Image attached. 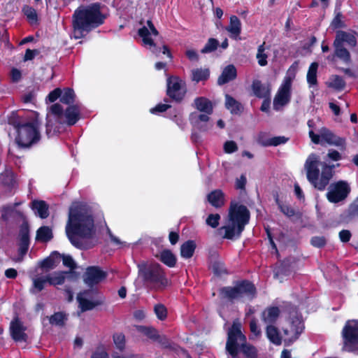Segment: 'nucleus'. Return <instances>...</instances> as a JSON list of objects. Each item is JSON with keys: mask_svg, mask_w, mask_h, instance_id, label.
Returning a JSON list of instances; mask_svg holds the SVG:
<instances>
[{"mask_svg": "<svg viewBox=\"0 0 358 358\" xmlns=\"http://www.w3.org/2000/svg\"><path fill=\"white\" fill-rule=\"evenodd\" d=\"M31 208L41 218L44 219L48 217V206L43 201H34L31 202Z\"/></svg>", "mask_w": 358, "mask_h": 358, "instance_id": "nucleus-33", "label": "nucleus"}, {"mask_svg": "<svg viewBox=\"0 0 358 358\" xmlns=\"http://www.w3.org/2000/svg\"><path fill=\"white\" fill-rule=\"evenodd\" d=\"M226 30L230 33L231 37L236 38L241 32V22L238 17L236 15L230 17V22Z\"/></svg>", "mask_w": 358, "mask_h": 358, "instance_id": "nucleus-29", "label": "nucleus"}, {"mask_svg": "<svg viewBox=\"0 0 358 358\" xmlns=\"http://www.w3.org/2000/svg\"><path fill=\"white\" fill-rule=\"evenodd\" d=\"M264 134H259L257 137L258 143L263 146H277L284 144L288 141V138L285 136H275L271 138L270 140H263Z\"/></svg>", "mask_w": 358, "mask_h": 358, "instance_id": "nucleus-30", "label": "nucleus"}, {"mask_svg": "<svg viewBox=\"0 0 358 358\" xmlns=\"http://www.w3.org/2000/svg\"><path fill=\"white\" fill-rule=\"evenodd\" d=\"M304 329V324L302 320L298 317L292 318L289 328L283 329L285 336V341L293 343L297 340Z\"/></svg>", "mask_w": 358, "mask_h": 358, "instance_id": "nucleus-16", "label": "nucleus"}, {"mask_svg": "<svg viewBox=\"0 0 358 358\" xmlns=\"http://www.w3.org/2000/svg\"><path fill=\"white\" fill-rule=\"evenodd\" d=\"M90 358H110L108 352H106L104 346L100 345L92 352Z\"/></svg>", "mask_w": 358, "mask_h": 358, "instance_id": "nucleus-50", "label": "nucleus"}, {"mask_svg": "<svg viewBox=\"0 0 358 358\" xmlns=\"http://www.w3.org/2000/svg\"><path fill=\"white\" fill-rule=\"evenodd\" d=\"M220 294L222 298L230 301L238 300L244 297L252 299L256 295V288L252 283L245 280L236 284L234 287L221 288Z\"/></svg>", "mask_w": 358, "mask_h": 358, "instance_id": "nucleus-8", "label": "nucleus"}, {"mask_svg": "<svg viewBox=\"0 0 358 358\" xmlns=\"http://www.w3.org/2000/svg\"><path fill=\"white\" fill-rule=\"evenodd\" d=\"M138 276L145 285L154 289H162L168 284L163 267L157 262H142L138 264Z\"/></svg>", "mask_w": 358, "mask_h": 358, "instance_id": "nucleus-7", "label": "nucleus"}, {"mask_svg": "<svg viewBox=\"0 0 358 358\" xmlns=\"http://www.w3.org/2000/svg\"><path fill=\"white\" fill-rule=\"evenodd\" d=\"M266 336L271 342L275 345L281 344L282 340L278 329L273 326L268 325L266 327Z\"/></svg>", "mask_w": 358, "mask_h": 358, "instance_id": "nucleus-41", "label": "nucleus"}, {"mask_svg": "<svg viewBox=\"0 0 358 358\" xmlns=\"http://www.w3.org/2000/svg\"><path fill=\"white\" fill-rule=\"evenodd\" d=\"M310 242L313 245L318 248H321L326 244V240L322 236L313 237Z\"/></svg>", "mask_w": 358, "mask_h": 358, "instance_id": "nucleus-63", "label": "nucleus"}, {"mask_svg": "<svg viewBox=\"0 0 358 358\" xmlns=\"http://www.w3.org/2000/svg\"><path fill=\"white\" fill-rule=\"evenodd\" d=\"M208 200L213 206L217 208L222 207L225 203L224 194L220 189L211 192L208 195Z\"/></svg>", "mask_w": 358, "mask_h": 358, "instance_id": "nucleus-28", "label": "nucleus"}, {"mask_svg": "<svg viewBox=\"0 0 358 358\" xmlns=\"http://www.w3.org/2000/svg\"><path fill=\"white\" fill-rule=\"evenodd\" d=\"M92 294V292L90 290L84 291L78 294L77 300L82 312L92 310L101 303L97 300H93Z\"/></svg>", "mask_w": 358, "mask_h": 358, "instance_id": "nucleus-19", "label": "nucleus"}, {"mask_svg": "<svg viewBox=\"0 0 358 358\" xmlns=\"http://www.w3.org/2000/svg\"><path fill=\"white\" fill-rule=\"evenodd\" d=\"M334 43L344 45L345 43L348 46L354 48L357 45V39L353 33L339 30L336 32Z\"/></svg>", "mask_w": 358, "mask_h": 358, "instance_id": "nucleus-21", "label": "nucleus"}, {"mask_svg": "<svg viewBox=\"0 0 358 358\" xmlns=\"http://www.w3.org/2000/svg\"><path fill=\"white\" fill-rule=\"evenodd\" d=\"M113 342L117 349L123 350L125 348V336L122 333L115 334L113 336Z\"/></svg>", "mask_w": 358, "mask_h": 358, "instance_id": "nucleus-48", "label": "nucleus"}, {"mask_svg": "<svg viewBox=\"0 0 358 358\" xmlns=\"http://www.w3.org/2000/svg\"><path fill=\"white\" fill-rule=\"evenodd\" d=\"M10 329L12 338L15 341H27V336L24 333L26 329L18 319L11 322Z\"/></svg>", "mask_w": 358, "mask_h": 358, "instance_id": "nucleus-20", "label": "nucleus"}, {"mask_svg": "<svg viewBox=\"0 0 358 358\" xmlns=\"http://www.w3.org/2000/svg\"><path fill=\"white\" fill-rule=\"evenodd\" d=\"M220 220V216L219 214H210L206 219V224L213 227L216 228L219 225V221Z\"/></svg>", "mask_w": 358, "mask_h": 358, "instance_id": "nucleus-55", "label": "nucleus"}, {"mask_svg": "<svg viewBox=\"0 0 358 358\" xmlns=\"http://www.w3.org/2000/svg\"><path fill=\"white\" fill-rule=\"evenodd\" d=\"M252 90L255 95L259 98L266 97L269 94V90L259 80L253 81Z\"/></svg>", "mask_w": 358, "mask_h": 358, "instance_id": "nucleus-42", "label": "nucleus"}, {"mask_svg": "<svg viewBox=\"0 0 358 358\" xmlns=\"http://www.w3.org/2000/svg\"><path fill=\"white\" fill-rule=\"evenodd\" d=\"M26 122V121L21 119L18 115H17L15 113H13L8 118L9 124L13 125L14 128L17 129V131H18L19 128L24 125V124H25Z\"/></svg>", "mask_w": 358, "mask_h": 358, "instance_id": "nucleus-47", "label": "nucleus"}, {"mask_svg": "<svg viewBox=\"0 0 358 358\" xmlns=\"http://www.w3.org/2000/svg\"><path fill=\"white\" fill-rule=\"evenodd\" d=\"M309 137L311 141L315 143L322 144L325 142L329 145L340 146L345 150V141L343 138L336 136L329 129L326 127H322L320 129L319 134H316L313 130L309 131Z\"/></svg>", "mask_w": 358, "mask_h": 358, "instance_id": "nucleus-11", "label": "nucleus"}, {"mask_svg": "<svg viewBox=\"0 0 358 358\" xmlns=\"http://www.w3.org/2000/svg\"><path fill=\"white\" fill-rule=\"evenodd\" d=\"M211 268L215 274L217 275H220L222 274L226 273L227 271L224 267V265L221 262H215L211 265Z\"/></svg>", "mask_w": 358, "mask_h": 358, "instance_id": "nucleus-53", "label": "nucleus"}, {"mask_svg": "<svg viewBox=\"0 0 358 358\" xmlns=\"http://www.w3.org/2000/svg\"><path fill=\"white\" fill-rule=\"evenodd\" d=\"M61 255L57 252H54L49 257L45 259L41 262V267L46 271L54 269L59 263Z\"/></svg>", "mask_w": 358, "mask_h": 358, "instance_id": "nucleus-26", "label": "nucleus"}, {"mask_svg": "<svg viewBox=\"0 0 358 358\" xmlns=\"http://www.w3.org/2000/svg\"><path fill=\"white\" fill-rule=\"evenodd\" d=\"M75 93L72 89L66 88L61 94L60 101L66 104H71L75 101Z\"/></svg>", "mask_w": 358, "mask_h": 358, "instance_id": "nucleus-45", "label": "nucleus"}, {"mask_svg": "<svg viewBox=\"0 0 358 358\" xmlns=\"http://www.w3.org/2000/svg\"><path fill=\"white\" fill-rule=\"evenodd\" d=\"M333 168L334 166L321 162L320 157L315 154L310 155L304 164L308 180L320 191L324 190L329 185L334 175Z\"/></svg>", "mask_w": 358, "mask_h": 358, "instance_id": "nucleus-4", "label": "nucleus"}, {"mask_svg": "<svg viewBox=\"0 0 358 358\" xmlns=\"http://www.w3.org/2000/svg\"><path fill=\"white\" fill-rule=\"evenodd\" d=\"M275 201L281 212L286 216L290 217L295 215V210L291 206L280 203L278 198H276Z\"/></svg>", "mask_w": 358, "mask_h": 358, "instance_id": "nucleus-51", "label": "nucleus"}, {"mask_svg": "<svg viewBox=\"0 0 358 358\" xmlns=\"http://www.w3.org/2000/svg\"><path fill=\"white\" fill-rule=\"evenodd\" d=\"M225 106L233 114L240 113L243 108L241 103L229 94L225 96Z\"/></svg>", "mask_w": 358, "mask_h": 358, "instance_id": "nucleus-35", "label": "nucleus"}, {"mask_svg": "<svg viewBox=\"0 0 358 358\" xmlns=\"http://www.w3.org/2000/svg\"><path fill=\"white\" fill-rule=\"evenodd\" d=\"M280 310L278 307H270L262 313V320L267 324L274 323L278 318Z\"/></svg>", "mask_w": 358, "mask_h": 358, "instance_id": "nucleus-32", "label": "nucleus"}, {"mask_svg": "<svg viewBox=\"0 0 358 358\" xmlns=\"http://www.w3.org/2000/svg\"><path fill=\"white\" fill-rule=\"evenodd\" d=\"M351 191L349 184L344 180L331 183L327 193V199L331 203H338L344 201Z\"/></svg>", "mask_w": 358, "mask_h": 358, "instance_id": "nucleus-12", "label": "nucleus"}, {"mask_svg": "<svg viewBox=\"0 0 358 358\" xmlns=\"http://www.w3.org/2000/svg\"><path fill=\"white\" fill-rule=\"evenodd\" d=\"M318 68V64L317 62H313L308 71L307 73V81L310 85H315L317 83V71Z\"/></svg>", "mask_w": 358, "mask_h": 358, "instance_id": "nucleus-43", "label": "nucleus"}, {"mask_svg": "<svg viewBox=\"0 0 358 358\" xmlns=\"http://www.w3.org/2000/svg\"><path fill=\"white\" fill-rule=\"evenodd\" d=\"M32 286L30 288V292L36 294L44 289L46 284L48 283V275H35L32 277Z\"/></svg>", "mask_w": 358, "mask_h": 358, "instance_id": "nucleus-24", "label": "nucleus"}, {"mask_svg": "<svg viewBox=\"0 0 358 358\" xmlns=\"http://www.w3.org/2000/svg\"><path fill=\"white\" fill-rule=\"evenodd\" d=\"M162 263L169 267H174L176 264V257L169 250H164L159 255H156Z\"/></svg>", "mask_w": 358, "mask_h": 358, "instance_id": "nucleus-31", "label": "nucleus"}, {"mask_svg": "<svg viewBox=\"0 0 358 358\" xmlns=\"http://www.w3.org/2000/svg\"><path fill=\"white\" fill-rule=\"evenodd\" d=\"M239 348L248 358L257 355L256 348L246 343V337L241 332V323L234 321L228 331L226 350L231 358H237Z\"/></svg>", "mask_w": 358, "mask_h": 358, "instance_id": "nucleus-6", "label": "nucleus"}, {"mask_svg": "<svg viewBox=\"0 0 358 358\" xmlns=\"http://www.w3.org/2000/svg\"><path fill=\"white\" fill-rule=\"evenodd\" d=\"M19 257L15 259V262H21L27 254L29 247V229L27 223H24L20 230L19 234Z\"/></svg>", "mask_w": 358, "mask_h": 358, "instance_id": "nucleus-17", "label": "nucleus"}, {"mask_svg": "<svg viewBox=\"0 0 358 358\" xmlns=\"http://www.w3.org/2000/svg\"><path fill=\"white\" fill-rule=\"evenodd\" d=\"M71 271H57L48 274V284L52 286L62 285L64 284L66 280L71 278Z\"/></svg>", "mask_w": 358, "mask_h": 358, "instance_id": "nucleus-22", "label": "nucleus"}, {"mask_svg": "<svg viewBox=\"0 0 358 358\" xmlns=\"http://www.w3.org/2000/svg\"><path fill=\"white\" fill-rule=\"evenodd\" d=\"M210 76L208 69H194L191 71V79L195 83L206 80Z\"/></svg>", "mask_w": 358, "mask_h": 358, "instance_id": "nucleus-36", "label": "nucleus"}, {"mask_svg": "<svg viewBox=\"0 0 358 358\" xmlns=\"http://www.w3.org/2000/svg\"><path fill=\"white\" fill-rule=\"evenodd\" d=\"M237 72L236 67L232 65H228L222 71V74L217 79V84L222 85L226 84L236 78Z\"/></svg>", "mask_w": 358, "mask_h": 358, "instance_id": "nucleus-23", "label": "nucleus"}, {"mask_svg": "<svg viewBox=\"0 0 358 358\" xmlns=\"http://www.w3.org/2000/svg\"><path fill=\"white\" fill-rule=\"evenodd\" d=\"M155 342L159 343L164 348H169L171 347V344L169 338L164 335H160L159 334L157 335V338H156Z\"/></svg>", "mask_w": 358, "mask_h": 358, "instance_id": "nucleus-58", "label": "nucleus"}, {"mask_svg": "<svg viewBox=\"0 0 358 358\" xmlns=\"http://www.w3.org/2000/svg\"><path fill=\"white\" fill-rule=\"evenodd\" d=\"M39 124L36 120L27 122L19 128L15 142L20 148H29L40 138Z\"/></svg>", "mask_w": 358, "mask_h": 358, "instance_id": "nucleus-9", "label": "nucleus"}, {"mask_svg": "<svg viewBox=\"0 0 358 358\" xmlns=\"http://www.w3.org/2000/svg\"><path fill=\"white\" fill-rule=\"evenodd\" d=\"M342 336L343 348L348 352L358 350V320H350L345 324Z\"/></svg>", "mask_w": 358, "mask_h": 358, "instance_id": "nucleus-10", "label": "nucleus"}, {"mask_svg": "<svg viewBox=\"0 0 358 358\" xmlns=\"http://www.w3.org/2000/svg\"><path fill=\"white\" fill-rule=\"evenodd\" d=\"M187 90L184 80L178 76H169L167 78V95L173 100L180 102L185 96Z\"/></svg>", "mask_w": 358, "mask_h": 358, "instance_id": "nucleus-13", "label": "nucleus"}, {"mask_svg": "<svg viewBox=\"0 0 358 358\" xmlns=\"http://www.w3.org/2000/svg\"><path fill=\"white\" fill-rule=\"evenodd\" d=\"M52 232L50 227L43 226L36 231V240L41 242H48L52 238Z\"/></svg>", "mask_w": 358, "mask_h": 358, "instance_id": "nucleus-37", "label": "nucleus"}, {"mask_svg": "<svg viewBox=\"0 0 358 358\" xmlns=\"http://www.w3.org/2000/svg\"><path fill=\"white\" fill-rule=\"evenodd\" d=\"M342 19H343V15L341 13H338L336 15V16L334 17V18L333 19V20L331 23V27L333 29H338V28L344 27L345 24H344L343 21L342 20Z\"/></svg>", "mask_w": 358, "mask_h": 358, "instance_id": "nucleus-56", "label": "nucleus"}, {"mask_svg": "<svg viewBox=\"0 0 358 358\" xmlns=\"http://www.w3.org/2000/svg\"><path fill=\"white\" fill-rule=\"evenodd\" d=\"M329 87L333 88L337 91L343 90L345 87V82L342 77L338 75H333L327 83Z\"/></svg>", "mask_w": 358, "mask_h": 358, "instance_id": "nucleus-38", "label": "nucleus"}, {"mask_svg": "<svg viewBox=\"0 0 358 358\" xmlns=\"http://www.w3.org/2000/svg\"><path fill=\"white\" fill-rule=\"evenodd\" d=\"M219 45V42L217 39L210 38L208 39V42L205 45V46L201 49V52L203 54L209 53L215 51Z\"/></svg>", "mask_w": 358, "mask_h": 358, "instance_id": "nucleus-46", "label": "nucleus"}, {"mask_svg": "<svg viewBox=\"0 0 358 358\" xmlns=\"http://www.w3.org/2000/svg\"><path fill=\"white\" fill-rule=\"evenodd\" d=\"M194 103V107L199 111L204 112L207 114H211L213 113V103L206 97L201 96L196 98Z\"/></svg>", "mask_w": 358, "mask_h": 358, "instance_id": "nucleus-27", "label": "nucleus"}, {"mask_svg": "<svg viewBox=\"0 0 358 358\" xmlns=\"http://www.w3.org/2000/svg\"><path fill=\"white\" fill-rule=\"evenodd\" d=\"M106 277V273L98 266H89L83 275V280L88 286L92 287Z\"/></svg>", "mask_w": 358, "mask_h": 358, "instance_id": "nucleus-18", "label": "nucleus"}, {"mask_svg": "<svg viewBox=\"0 0 358 358\" xmlns=\"http://www.w3.org/2000/svg\"><path fill=\"white\" fill-rule=\"evenodd\" d=\"M22 12L29 20L36 21L37 20L36 10L33 8L24 6L22 8Z\"/></svg>", "mask_w": 358, "mask_h": 358, "instance_id": "nucleus-54", "label": "nucleus"}, {"mask_svg": "<svg viewBox=\"0 0 358 358\" xmlns=\"http://www.w3.org/2000/svg\"><path fill=\"white\" fill-rule=\"evenodd\" d=\"M334 55L343 60L347 64L351 62V56L350 52L344 47V45L334 42Z\"/></svg>", "mask_w": 358, "mask_h": 358, "instance_id": "nucleus-34", "label": "nucleus"}, {"mask_svg": "<svg viewBox=\"0 0 358 358\" xmlns=\"http://www.w3.org/2000/svg\"><path fill=\"white\" fill-rule=\"evenodd\" d=\"M294 262V259H285L283 261V262L281 264V266L278 269L275 275L278 276L280 274H285L287 272V267L289 268L291 267L292 264Z\"/></svg>", "mask_w": 358, "mask_h": 358, "instance_id": "nucleus-57", "label": "nucleus"}, {"mask_svg": "<svg viewBox=\"0 0 358 358\" xmlns=\"http://www.w3.org/2000/svg\"><path fill=\"white\" fill-rule=\"evenodd\" d=\"M73 25L76 38H80L83 31H90L104 22L105 16L101 12L100 3H94L87 6H80L73 16Z\"/></svg>", "mask_w": 358, "mask_h": 358, "instance_id": "nucleus-2", "label": "nucleus"}, {"mask_svg": "<svg viewBox=\"0 0 358 358\" xmlns=\"http://www.w3.org/2000/svg\"><path fill=\"white\" fill-rule=\"evenodd\" d=\"M62 90L59 88H56L53 91H52L48 96V99L50 102H54L59 97L61 96Z\"/></svg>", "mask_w": 358, "mask_h": 358, "instance_id": "nucleus-64", "label": "nucleus"}, {"mask_svg": "<svg viewBox=\"0 0 358 358\" xmlns=\"http://www.w3.org/2000/svg\"><path fill=\"white\" fill-rule=\"evenodd\" d=\"M293 76H287L285 77L283 83L276 94L273 100V108L276 110L281 109L287 105L291 99V87Z\"/></svg>", "mask_w": 358, "mask_h": 358, "instance_id": "nucleus-14", "label": "nucleus"}, {"mask_svg": "<svg viewBox=\"0 0 358 358\" xmlns=\"http://www.w3.org/2000/svg\"><path fill=\"white\" fill-rule=\"evenodd\" d=\"M147 26H143L138 29V35L142 38L143 45L148 47L151 51L158 55L161 51V48H158L154 43L151 36H157L159 35V31L155 28L151 20L147 21Z\"/></svg>", "mask_w": 358, "mask_h": 358, "instance_id": "nucleus-15", "label": "nucleus"}, {"mask_svg": "<svg viewBox=\"0 0 358 358\" xmlns=\"http://www.w3.org/2000/svg\"><path fill=\"white\" fill-rule=\"evenodd\" d=\"M80 118V109L78 106H70L65 110L59 103L50 107L46 117V134L48 137L59 132L62 125L75 124Z\"/></svg>", "mask_w": 358, "mask_h": 358, "instance_id": "nucleus-3", "label": "nucleus"}, {"mask_svg": "<svg viewBox=\"0 0 358 358\" xmlns=\"http://www.w3.org/2000/svg\"><path fill=\"white\" fill-rule=\"evenodd\" d=\"M348 215L350 217L358 216V197L350 206L348 208Z\"/></svg>", "mask_w": 358, "mask_h": 358, "instance_id": "nucleus-62", "label": "nucleus"}, {"mask_svg": "<svg viewBox=\"0 0 358 358\" xmlns=\"http://www.w3.org/2000/svg\"><path fill=\"white\" fill-rule=\"evenodd\" d=\"M61 258L62 259L63 264L69 268L71 270H73L76 268V264L73 261V258L69 255H61Z\"/></svg>", "mask_w": 358, "mask_h": 358, "instance_id": "nucleus-59", "label": "nucleus"}, {"mask_svg": "<svg viewBox=\"0 0 358 358\" xmlns=\"http://www.w3.org/2000/svg\"><path fill=\"white\" fill-rule=\"evenodd\" d=\"M250 331L255 336H259L261 335V330L257 325V322L255 318H252L250 322Z\"/></svg>", "mask_w": 358, "mask_h": 358, "instance_id": "nucleus-61", "label": "nucleus"}, {"mask_svg": "<svg viewBox=\"0 0 358 358\" xmlns=\"http://www.w3.org/2000/svg\"><path fill=\"white\" fill-rule=\"evenodd\" d=\"M209 114H196L192 113L191 115V120L194 124L201 130L206 131L212 127V124L208 126L207 122L209 121Z\"/></svg>", "mask_w": 358, "mask_h": 358, "instance_id": "nucleus-25", "label": "nucleus"}, {"mask_svg": "<svg viewBox=\"0 0 358 358\" xmlns=\"http://www.w3.org/2000/svg\"><path fill=\"white\" fill-rule=\"evenodd\" d=\"M265 44H266V43L264 42L262 45H260L258 47L257 52V55H256V57L258 60V64L262 66H264L267 65V64H268V62H267L268 55L266 53H265V47H264Z\"/></svg>", "mask_w": 358, "mask_h": 358, "instance_id": "nucleus-44", "label": "nucleus"}, {"mask_svg": "<svg viewBox=\"0 0 358 358\" xmlns=\"http://www.w3.org/2000/svg\"><path fill=\"white\" fill-rule=\"evenodd\" d=\"M224 149L227 153H232L238 150V146L236 142L233 141H227L224 145Z\"/></svg>", "mask_w": 358, "mask_h": 358, "instance_id": "nucleus-60", "label": "nucleus"}, {"mask_svg": "<svg viewBox=\"0 0 358 358\" xmlns=\"http://www.w3.org/2000/svg\"><path fill=\"white\" fill-rule=\"evenodd\" d=\"M66 233L71 243L76 248H86L79 237L90 238L94 234V219L85 206L73 203L69 208Z\"/></svg>", "mask_w": 358, "mask_h": 358, "instance_id": "nucleus-1", "label": "nucleus"}, {"mask_svg": "<svg viewBox=\"0 0 358 358\" xmlns=\"http://www.w3.org/2000/svg\"><path fill=\"white\" fill-rule=\"evenodd\" d=\"M136 329L138 332L141 333L153 341H155L156 338H157V335L159 334L157 330L152 327L138 325L136 326Z\"/></svg>", "mask_w": 358, "mask_h": 358, "instance_id": "nucleus-40", "label": "nucleus"}, {"mask_svg": "<svg viewBox=\"0 0 358 358\" xmlns=\"http://www.w3.org/2000/svg\"><path fill=\"white\" fill-rule=\"evenodd\" d=\"M196 244L193 241H188L184 243L180 247V255L182 257L189 259L194 255Z\"/></svg>", "mask_w": 358, "mask_h": 358, "instance_id": "nucleus-39", "label": "nucleus"}, {"mask_svg": "<svg viewBox=\"0 0 358 358\" xmlns=\"http://www.w3.org/2000/svg\"><path fill=\"white\" fill-rule=\"evenodd\" d=\"M155 313L160 320H164L167 316V310L166 307L162 304H157L154 308Z\"/></svg>", "mask_w": 358, "mask_h": 358, "instance_id": "nucleus-52", "label": "nucleus"}, {"mask_svg": "<svg viewBox=\"0 0 358 358\" xmlns=\"http://www.w3.org/2000/svg\"><path fill=\"white\" fill-rule=\"evenodd\" d=\"M229 222L227 225L219 229V232L222 237L232 239L236 236H239L248 224L250 219V212L243 205H238L231 201L229 210Z\"/></svg>", "mask_w": 358, "mask_h": 358, "instance_id": "nucleus-5", "label": "nucleus"}, {"mask_svg": "<svg viewBox=\"0 0 358 358\" xmlns=\"http://www.w3.org/2000/svg\"><path fill=\"white\" fill-rule=\"evenodd\" d=\"M66 320V315L62 313H56L52 315L50 318V322L52 324L58 326H62L64 324V321Z\"/></svg>", "mask_w": 358, "mask_h": 358, "instance_id": "nucleus-49", "label": "nucleus"}]
</instances>
